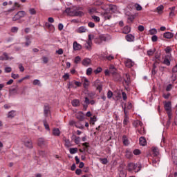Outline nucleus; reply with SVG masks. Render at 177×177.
<instances>
[{
	"instance_id": "obj_28",
	"label": "nucleus",
	"mask_w": 177,
	"mask_h": 177,
	"mask_svg": "<svg viewBox=\"0 0 177 177\" xmlns=\"http://www.w3.org/2000/svg\"><path fill=\"white\" fill-rule=\"evenodd\" d=\"M140 169H142V165H140L139 163L135 164V167L133 171H135V172H139Z\"/></svg>"
},
{
	"instance_id": "obj_10",
	"label": "nucleus",
	"mask_w": 177,
	"mask_h": 177,
	"mask_svg": "<svg viewBox=\"0 0 177 177\" xmlns=\"http://www.w3.org/2000/svg\"><path fill=\"white\" fill-rule=\"evenodd\" d=\"M119 171L120 177H127V171H125V169L122 168V166H120Z\"/></svg>"
},
{
	"instance_id": "obj_61",
	"label": "nucleus",
	"mask_w": 177,
	"mask_h": 177,
	"mask_svg": "<svg viewBox=\"0 0 177 177\" xmlns=\"http://www.w3.org/2000/svg\"><path fill=\"white\" fill-rule=\"evenodd\" d=\"M133 154H135V156H139V154H140V150L139 149H135L133 151Z\"/></svg>"
},
{
	"instance_id": "obj_26",
	"label": "nucleus",
	"mask_w": 177,
	"mask_h": 177,
	"mask_svg": "<svg viewBox=\"0 0 177 177\" xmlns=\"http://www.w3.org/2000/svg\"><path fill=\"white\" fill-rule=\"evenodd\" d=\"M131 32V27L126 26L124 27L122 33L123 34H129Z\"/></svg>"
},
{
	"instance_id": "obj_1",
	"label": "nucleus",
	"mask_w": 177,
	"mask_h": 177,
	"mask_svg": "<svg viewBox=\"0 0 177 177\" xmlns=\"http://www.w3.org/2000/svg\"><path fill=\"white\" fill-rule=\"evenodd\" d=\"M81 10H82V8L73 7L72 8H68V16H79L81 17L84 16V12Z\"/></svg>"
},
{
	"instance_id": "obj_9",
	"label": "nucleus",
	"mask_w": 177,
	"mask_h": 177,
	"mask_svg": "<svg viewBox=\"0 0 177 177\" xmlns=\"http://www.w3.org/2000/svg\"><path fill=\"white\" fill-rule=\"evenodd\" d=\"M15 88L10 89V95L11 96H13L14 95H17L19 93V86L16 85L15 86Z\"/></svg>"
},
{
	"instance_id": "obj_48",
	"label": "nucleus",
	"mask_w": 177,
	"mask_h": 177,
	"mask_svg": "<svg viewBox=\"0 0 177 177\" xmlns=\"http://www.w3.org/2000/svg\"><path fill=\"white\" fill-rule=\"evenodd\" d=\"M80 62H81V57L77 56L76 57H75L74 63H75V64H78Z\"/></svg>"
},
{
	"instance_id": "obj_56",
	"label": "nucleus",
	"mask_w": 177,
	"mask_h": 177,
	"mask_svg": "<svg viewBox=\"0 0 177 177\" xmlns=\"http://www.w3.org/2000/svg\"><path fill=\"white\" fill-rule=\"evenodd\" d=\"M102 68L98 67L96 70L94 71L95 74H99V73H102Z\"/></svg>"
},
{
	"instance_id": "obj_19",
	"label": "nucleus",
	"mask_w": 177,
	"mask_h": 177,
	"mask_svg": "<svg viewBox=\"0 0 177 177\" xmlns=\"http://www.w3.org/2000/svg\"><path fill=\"white\" fill-rule=\"evenodd\" d=\"M171 109L172 106L171 104V102H168L165 104V109L166 111H171Z\"/></svg>"
},
{
	"instance_id": "obj_47",
	"label": "nucleus",
	"mask_w": 177,
	"mask_h": 177,
	"mask_svg": "<svg viewBox=\"0 0 177 177\" xmlns=\"http://www.w3.org/2000/svg\"><path fill=\"white\" fill-rule=\"evenodd\" d=\"M19 31V28L17 26H13L11 28V32L16 33Z\"/></svg>"
},
{
	"instance_id": "obj_39",
	"label": "nucleus",
	"mask_w": 177,
	"mask_h": 177,
	"mask_svg": "<svg viewBox=\"0 0 177 177\" xmlns=\"http://www.w3.org/2000/svg\"><path fill=\"white\" fill-rule=\"evenodd\" d=\"M69 151L71 154H75V153L78 152V148H71L69 149Z\"/></svg>"
},
{
	"instance_id": "obj_52",
	"label": "nucleus",
	"mask_w": 177,
	"mask_h": 177,
	"mask_svg": "<svg viewBox=\"0 0 177 177\" xmlns=\"http://www.w3.org/2000/svg\"><path fill=\"white\" fill-rule=\"evenodd\" d=\"M93 38V35H88V40L87 42H88V45H91L92 44V39Z\"/></svg>"
},
{
	"instance_id": "obj_63",
	"label": "nucleus",
	"mask_w": 177,
	"mask_h": 177,
	"mask_svg": "<svg viewBox=\"0 0 177 177\" xmlns=\"http://www.w3.org/2000/svg\"><path fill=\"white\" fill-rule=\"evenodd\" d=\"M74 82H71L68 83V88H74Z\"/></svg>"
},
{
	"instance_id": "obj_25",
	"label": "nucleus",
	"mask_w": 177,
	"mask_h": 177,
	"mask_svg": "<svg viewBox=\"0 0 177 177\" xmlns=\"http://www.w3.org/2000/svg\"><path fill=\"white\" fill-rule=\"evenodd\" d=\"M133 126L136 128H139V127H140V128H142V127H143V123H142V122L140 120H137V121L134 122Z\"/></svg>"
},
{
	"instance_id": "obj_46",
	"label": "nucleus",
	"mask_w": 177,
	"mask_h": 177,
	"mask_svg": "<svg viewBox=\"0 0 177 177\" xmlns=\"http://www.w3.org/2000/svg\"><path fill=\"white\" fill-rule=\"evenodd\" d=\"M154 52H156V48H154L153 50H149L147 51L148 56H153V55H154Z\"/></svg>"
},
{
	"instance_id": "obj_3",
	"label": "nucleus",
	"mask_w": 177,
	"mask_h": 177,
	"mask_svg": "<svg viewBox=\"0 0 177 177\" xmlns=\"http://www.w3.org/2000/svg\"><path fill=\"white\" fill-rule=\"evenodd\" d=\"M93 86H95L97 91H99V92H102L103 89V84L101 83L100 80H97L93 82Z\"/></svg>"
},
{
	"instance_id": "obj_17",
	"label": "nucleus",
	"mask_w": 177,
	"mask_h": 177,
	"mask_svg": "<svg viewBox=\"0 0 177 177\" xmlns=\"http://www.w3.org/2000/svg\"><path fill=\"white\" fill-rule=\"evenodd\" d=\"M16 117V111L12 110L9 111L7 114V118H15Z\"/></svg>"
},
{
	"instance_id": "obj_62",
	"label": "nucleus",
	"mask_w": 177,
	"mask_h": 177,
	"mask_svg": "<svg viewBox=\"0 0 177 177\" xmlns=\"http://www.w3.org/2000/svg\"><path fill=\"white\" fill-rule=\"evenodd\" d=\"M11 71H12V68H10V67L5 68V73H10Z\"/></svg>"
},
{
	"instance_id": "obj_24",
	"label": "nucleus",
	"mask_w": 177,
	"mask_h": 177,
	"mask_svg": "<svg viewBox=\"0 0 177 177\" xmlns=\"http://www.w3.org/2000/svg\"><path fill=\"white\" fill-rule=\"evenodd\" d=\"M140 146H146V145H147V142L146 141V138L145 137L140 138Z\"/></svg>"
},
{
	"instance_id": "obj_54",
	"label": "nucleus",
	"mask_w": 177,
	"mask_h": 177,
	"mask_svg": "<svg viewBox=\"0 0 177 177\" xmlns=\"http://www.w3.org/2000/svg\"><path fill=\"white\" fill-rule=\"evenodd\" d=\"M149 32H150L151 35H154V34H157V30L155 28L151 29L149 30Z\"/></svg>"
},
{
	"instance_id": "obj_34",
	"label": "nucleus",
	"mask_w": 177,
	"mask_h": 177,
	"mask_svg": "<svg viewBox=\"0 0 177 177\" xmlns=\"http://www.w3.org/2000/svg\"><path fill=\"white\" fill-rule=\"evenodd\" d=\"M169 55L166 56L165 59L163 61L164 64H166V66H170L171 62L169 61Z\"/></svg>"
},
{
	"instance_id": "obj_50",
	"label": "nucleus",
	"mask_w": 177,
	"mask_h": 177,
	"mask_svg": "<svg viewBox=\"0 0 177 177\" xmlns=\"http://www.w3.org/2000/svg\"><path fill=\"white\" fill-rule=\"evenodd\" d=\"M29 12L30 13V15H37V10H35V8H30L29 9Z\"/></svg>"
},
{
	"instance_id": "obj_21",
	"label": "nucleus",
	"mask_w": 177,
	"mask_h": 177,
	"mask_svg": "<svg viewBox=\"0 0 177 177\" xmlns=\"http://www.w3.org/2000/svg\"><path fill=\"white\" fill-rule=\"evenodd\" d=\"M164 38H167V39H171L174 37V34L171 32H166L163 35Z\"/></svg>"
},
{
	"instance_id": "obj_55",
	"label": "nucleus",
	"mask_w": 177,
	"mask_h": 177,
	"mask_svg": "<svg viewBox=\"0 0 177 177\" xmlns=\"http://www.w3.org/2000/svg\"><path fill=\"white\" fill-rule=\"evenodd\" d=\"M92 71H93L92 68H87V70H86V75H91V74H92Z\"/></svg>"
},
{
	"instance_id": "obj_35",
	"label": "nucleus",
	"mask_w": 177,
	"mask_h": 177,
	"mask_svg": "<svg viewBox=\"0 0 177 177\" xmlns=\"http://www.w3.org/2000/svg\"><path fill=\"white\" fill-rule=\"evenodd\" d=\"M72 105L74 106V107H78V106H80V100H73L72 101Z\"/></svg>"
},
{
	"instance_id": "obj_15",
	"label": "nucleus",
	"mask_w": 177,
	"mask_h": 177,
	"mask_svg": "<svg viewBox=\"0 0 177 177\" xmlns=\"http://www.w3.org/2000/svg\"><path fill=\"white\" fill-rule=\"evenodd\" d=\"M82 49V46L81 44H78L77 41L73 42V50H81Z\"/></svg>"
},
{
	"instance_id": "obj_49",
	"label": "nucleus",
	"mask_w": 177,
	"mask_h": 177,
	"mask_svg": "<svg viewBox=\"0 0 177 177\" xmlns=\"http://www.w3.org/2000/svg\"><path fill=\"white\" fill-rule=\"evenodd\" d=\"M92 19H93L94 21H96L97 23H98V21H100V17L96 16V15H93Z\"/></svg>"
},
{
	"instance_id": "obj_20",
	"label": "nucleus",
	"mask_w": 177,
	"mask_h": 177,
	"mask_svg": "<svg viewBox=\"0 0 177 177\" xmlns=\"http://www.w3.org/2000/svg\"><path fill=\"white\" fill-rule=\"evenodd\" d=\"M45 27L46 28H48L50 31H53L55 30V26L49 24V22H46Z\"/></svg>"
},
{
	"instance_id": "obj_2",
	"label": "nucleus",
	"mask_w": 177,
	"mask_h": 177,
	"mask_svg": "<svg viewBox=\"0 0 177 177\" xmlns=\"http://www.w3.org/2000/svg\"><path fill=\"white\" fill-rule=\"evenodd\" d=\"M26 16V11H19L13 17L12 21H17V20H20V19Z\"/></svg>"
},
{
	"instance_id": "obj_40",
	"label": "nucleus",
	"mask_w": 177,
	"mask_h": 177,
	"mask_svg": "<svg viewBox=\"0 0 177 177\" xmlns=\"http://www.w3.org/2000/svg\"><path fill=\"white\" fill-rule=\"evenodd\" d=\"M84 47L87 50H91L92 49V44H88V41L86 42Z\"/></svg>"
},
{
	"instance_id": "obj_30",
	"label": "nucleus",
	"mask_w": 177,
	"mask_h": 177,
	"mask_svg": "<svg viewBox=\"0 0 177 177\" xmlns=\"http://www.w3.org/2000/svg\"><path fill=\"white\" fill-rule=\"evenodd\" d=\"M126 39L128 41V42H132L133 39H135V37L132 35L131 34L126 35Z\"/></svg>"
},
{
	"instance_id": "obj_4",
	"label": "nucleus",
	"mask_w": 177,
	"mask_h": 177,
	"mask_svg": "<svg viewBox=\"0 0 177 177\" xmlns=\"http://www.w3.org/2000/svg\"><path fill=\"white\" fill-rule=\"evenodd\" d=\"M123 78H124L125 85H127V86L125 87V89L128 91V89H129L128 86L131 84V76H129L128 73H126L124 75Z\"/></svg>"
},
{
	"instance_id": "obj_11",
	"label": "nucleus",
	"mask_w": 177,
	"mask_h": 177,
	"mask_svg": "<svg viewBox=\"0 0 177 177\" xmlns=\"http://www.w3.org/2000/svg\"><path fill=\"white\" fill-rule=\"evenodd\" d=\"M31 38H32L31 35L25 36V39H26L25 46H30V45H31V42H32Z\"/></svg>"
},
{
	"instance_id": "obj_37",
	"label": "nucleus",
	"mask_w": 177,
	"mask_h": 177,
	"mask_svg": "<svg viewBox=\"0 0 177 177\" xmlns=\"http://www.w3.org/2000/svg\"><path fill=\"white\" fill-rule=\"evenodd\" d=\"M158 162H160V158H156L155 159L152 160V164L153 167H156Z\"/></svg>"
},
{
	"instance_id": "obj_42",
	"label": "nucleus",
	"mask_w": 177,
	"mask_h": 177,
	"mask_svg": "<svg viewBox=\"0 0 177 177\" xmlns=\"http://www.w3.org/2000/svg\"><path fill=\"white\" fill-rule=\"evenodd\" d=\"M44 125L47 131H50V129L49 128V124H48V122H46V120H44L43 121Z\"/></svg>"
},
{
	"instance_id": "obj_8",
	"label": "nucleus",
	"mask_w": 177,
	"mask_h": 177,
	"mask_svg": "<svg viewBox=\"0 0 177 177\" xmlns=\"http://www.w3.org/2000/svg\"><path fill=\"white\" fill-rule=\"evenodd\" d=\"M75 117L77 120H79V121H84V120H85V114L81 111L77 113Z\"/></svg>"
},
{
	"instance_id": "obj_44",
	"label": "nucleus",
	"mask_w": 177,
	"mask_h": 177,
	"mask_svg": "<svg viewBox=\"0 0 177 177\" xmlns=\"http://www.w3.org/2000/svg\"><path fill=\"white\" fill-rule=\"evenodd\" d=\"M88 13L90 14V15H93V13H96V8H88Z\"/></svg>"
},
{
	"instance_id": "obj_18",
	"label": "nucleus",
	"mask_w": 177,
	"mask_h": 177,
	"mask_svg": "<svg viewBox=\"0 0 177 177\" xmlns=\"http://www.w3.org/2000/svg\"><path fill=\"white\" fill-rule=\"evenodd\" d=\"M9 59H12V58H10L9 55H8V53H3V55L0 56V60H9Z\"/></svg>"
},
{
	"instance_id": "obj_51",
	"label": "nucleus",
	"mask_w": 177,
	"mask_h": 177,
	"mask_svg": "<svg viewBox=\"0 0 177 177\" xmlns=\"http://www.w3.org/2000/svg\"><path fill=\"white\" fill-rule=\"evenodd\" d=\"M11 77L13 80H17V78H19L20 75H19V74L12 73Z\"/></svg>"
},
{
	"instance_id": "obj_7",
	"label": "nucleus",
	"mask_w": 177,
	"mask_h": 177,
	"mask_svg": "<svg viewBox=\"0 0 177 177\" xmlns=\"http://www.w3.org/2000/svg\"><path fill=\"white\" fill-rule=\"evenodd\" d=\"M171 156L174 164L177 165V149H173L171 151Z\"/></svg>"
},
{
	"instance_id": "obj_23",
	"label": "nucleus",
	"mask_w": 177,
	"mask_h": 177,
	"mask_svg": "<svg viewBox=\"0 0 177 177\" xmlns=\"http://www.w3.org/2000/svg\"><path fill=\"white\" fill-rule=\"evenodd\" d=\"M76 31L79 34H82V32H86L87 30L86 28H85V26H81L78 29H77Z\"/></svg>"
},
{
	"instance_id": "obj_64",
	"label": "nucleus",
	"mask_w": 177,
	"mask_h": 177,
	"mask_svg": "<svg viewBox=\"0 0 177 177\" xmlns=\"http://www.w3.org/2000/svg\"><path fill=\"white\" fill-rule=\"evenodd\" d=\"M138 30H139L140 32L145 31V26H142V25L138 26Z\"/></svg>"
},
{
	"instance_id": "obj_38",
	"label": "nucleus",
	"mask_w": 177,
	"mask_h": 177,
	"mask_svg": "<svg viewBox=\"0 0 177 177\" xmlns=\"http://www.w3.org/2000/svg\"><path fill=\"white\" fill-rule=\"evenodd\" d=\"M156 10L158 11V13L161 14L162 13V10H164V6L161 5L158 7H157Z\"/></svg>"
},
{
	"instance_id": "obj_59",
	"label": "nucleus",
	"mask_w": 177,
	"mask_h": 177,
	"mask_svg": "<svg viewBox=\"0 0 177 177\" xmlns=\"http://www.w3.org/2000/svg\"><path fill=\"white\" fill-rule=\"evenodd\" d=\"M33 85H41V82L39 80H35L33 81Z\"/></svg>"
},
{
	"instance_id": "obj_60",
	"label": "nucleus",
	"mask_w": 177,
	"mask_h": 177,
	"mask_svg": "<svg viewBox=\"0 0 177 177\" xmlns=\"http://www.w3.org/2000/svg\"><path fill=\"white\" fill-rule=\"evenodd\" d=\"M122 96L123 100H127V99H128V97L127 96V93L125 92L122 93Z\"/></svg>"
},
{
	"instance_id": "obj_31",
	"label": "nucleus",
	"mask_w": 177,
	"mask_h": 177,
	"mask_svg": "<svg viewBox=\"0 0 177 177\" xmlns=\"http://www.w3.org/2000/svg\"><path fill=\"white\" fill-rule=\"evenodd\" d=\"M127 167H128L127 171H129V172H131V171H133V169L135 168V163H129Z\"/></svg>"
},
{
	"instance_id": "obj_53",
	"label": "nucleus",
	"mask_w": 177,
	"mask_h": 177,
	"mask_svg": "<svg viewBox=\"0 0 177 177\" xmlns=\"http://www.w3.org/2000/svg\"><path fill=\"white\" fill-rule=\"evenodd\" d=\"M108 99H111L113 97V92L111 91H109L107 93Z\"/></svg>"
},
{
	"instance_id": "obj_32",
	"label": "nucleus",
	"mask_w": 177,
	"mask_h": 177,
	"mask_svg": "<svg viewBox=\"0 0 177 177\" xmlns=\"http://www.w3.org/2000/svg\"><path fill=\"white\" fill-rule=\"evenodd\" d=\"M82 82H84V87L88 88L89 86V81L86 77H83Z\"/></svg>"
},
{
	"instance_id": "obj_57",
	"label": "nucleus",
	"mask_w": 177,
	"mask_h": 177,
	"mask_svg": "<svg viewBox=\"0 0 177 177\" xmlns=\"http://www.w3.org/2000/svg\"><path fill=\"white\" fill-rule=\"evenodd\" d=\"M19 68L21 73H23L24 71V66H23V64H19Z\"/></svg>"
},
{
	"instance_id": "obj_45",
	"label": "nucleus",
	"mask_w": 177,
	"mask_h": 177,
	"mask_svg": "<svg viewBox=\"0 0 177 177\" xmlns=\"http://www.w3.org/2000/svg\"><path fill=\"white\" fill-rule=\"evenodd\" d=\"M100 161L102 162V164L106 165L107 164V162H109V160H107V158H100Z\"/></svg>"
},
{
	"instance_id": "obj_13",
	"label": "nucleus",
	"mask_w": 177,
	"mask_h": 177,
	"mask_svg": "<svg viewBox=\"0 0 177 177\" xmlns=\"http://www.w3.org/2000/svg\"><path fill=\"white\" fill-rule=\"evenodd\" d=\"M91 63H92V60H91V59L84 58L82 60V64H83L85 67H88V66H89V64H91Z\"/></svg>"
},
{
	"instance_id": "obj_14",
	"label": "nucleus",
	"mask_w": 177,
	"mask_h": 177,
	"mask_svg": "<svg viewBox=\"0 0 177 177\" xmlns=\"http://www.w3.org/2000/svg\"><path fill=\"white\" fill-rule=\"evenodd\" d=\"M50 112V108L49 107V105L46 104L44 108V115L46 117H48V115H49Z\"/></svg>"
},
{
	"instance_id": "obj_12",
	"label": "nucleus",
	"mask_w": 177,
	"mask_h": 177,
	"mask_svg": "<svg viewBox=\"0 0 177 177\" xmlns=\"http://www.w3.org/2000/svg\"><path fill=\"white\" fill-rule=\"evenodd\" d=\"M114 81L116 82H121L122 81V77H121L120 74L115 73V75H113Z\"/></svg>"
},
{
	"instance_id": "obj_43",
	"label": "nucleus",
	"mask_w": 177,
	"mask_h": 177,
	"mask_svg": "<svg viewBox=\"0 0 177 177\" xmlns=\"http://www.w3.org/2000/svg\"><path fill=\"white\" fill-rule=\"evenodd\" d=\"M128 122H129V118L127 115H125L123 120V124L124 125H128Z\"/></svg>"
},
{
	"instance_id": "obj_41",
	"label": "nucleus",
	"mask_w": 177,
	"mask_h": 177,
	"mask_svg": "<svg viewBox=\"0 0 177 177\" xmlns=\"http://www.w3.org/2000/svg\"><path fill=\"white\" fill-rule=\"evenodd\" d=\"M96 116L94 115L93 117H91L90 119V124H92V125H95V122H96Z\"/></svg>"
},
{
	"instance_id": "obj_36",
	"label": "nucleus",
	"mask_w": 177,
	"mask_h": 177,
	"mask_svg": "<svg viewBox=\"0 0 177 177\" xmlns=\"http://www.w3.org/2000/svg\"><path fill=\"white\" fill-rule=\"evenodd\" d=\"M122 139L124 146H128L129 145V142L128 141V138H127V136H123Z\"/></svg>"
},
{
	"instance_id": "obj_5",
	"label": "nucleus",
	"mask_w": 177,
	"mask_h": 177,
	"mask_svg": "<svg viewBox=\"0 0 177 177\" xmlns=\"http://www.w3.org/2000/svg\"><path fill=\"white\" fill-rule=\"evenodd\" d=\"M111 37L109 35H102L100 36V39H99L98 41L96 42V44H102V41L106 42V41H109V39H111Z\"/></svg>"
},
{
	"instance_id": "obj_6",
	"label": "nucleus",
	"mask_w": 177,
	"mask_h": 177,
	"mask_svg": "<svg viewBox=\"0 0 177 177\" xmlns=\"http://www.w3.org/2000/svg\"><path fill=\"white\" fill-rule=\"evenodd\" d=\"M48 144V142L45 140V138H39L37 140V146H39V147H42L44 146H46Z\"/></svg>"
},
{
	"instance_id": "obj_16",
	"label": "nucleus",
	"mask_w": 177,
	"mask_h": 177,
	"mask_svg": "<svg viewBox=\"0 0 177 177\" xmlns=\"http://www.w3.org/2000/svg\"><path fill=\"white\" fill-rule=\"evenodd\" d=\"M152 152H153V157H157L158 156L160 155V150L158 149V148L156 147H153L151 148Z\"/></svg>"
},
{
	"instance_id": "obj_33",
	"label": "nucleus",
	"mask_w": 177,
	"mask_h": 177,
	"mask_svg": "<svg viewBox=\"0 0 177 177\" xmlns=\"http://www.w3.org/2000/svg\"><path fill=\"white\" fill-rule=\"evenodd\" d=\"M109 9L113 13H115L116 10H117V6H114V5H110L109 7Z\"/></svg>"
},
{
	"instance_id": "obj_58",
	"label": "nucleus",
	"mask_w": 177,
	"mask_h": 177,
	"mask_svg": "<svg viewBox=\"0 0 177 177\" xmlns=\"http://www.w3.org/2000/svg\"><path fill=\"white\" fill-rule=\"evenodd\" d=\"M158 39V37H157V35H153L151 37L152 42H157Z\"/></svg>"
},
{
	"instance_id": "obj_22",
	"label": "nucleus",
	"mask_w": 177,
	"mask_h": 177,
	"mask_svg": "<svg viewBox=\"0 0 177 177\" xmlns=\"http://www.w3.org/2000/svg\"><path fill=\"white\" fill-rule=\"evenodd\" d=\"M126 64V67H129V68H131V67H133V64H135V63H133V62H132V60L131 59H127L125 62Z\"/></svg>"
},
{
	"instance_id": "obj_27",
	"label": "nucleus",
	"mask_w": 177,
	"mask_h": 177,
	"mask_svg": "<svg viewBox=\"0 0 177 177\" xmlns=\"http://www.w3.org/2000/svg\"><path fill=\"white\" fill-rule=\"evenodd\" d=\"M24 145H25L26 147H28V149H32V147H33L32 141H31V140H28V141L25 142Z\"/></svg>"
},
{
	"instance_id": "obj_29",
	"label": "nucleus",
	"mask_w": 177,
	"mask_h": 177,
	"mask_svg": "<svg viewBox=\"0 0 177 177\" xmlns=\"http://www.w3.org/2000/svg\"><path fill=\"white\" fill-rule=\"evenodd\" d=\"M53 135L54 136H60V130L58 128L53 129Z\"/></svg>"
}]
</instances>
